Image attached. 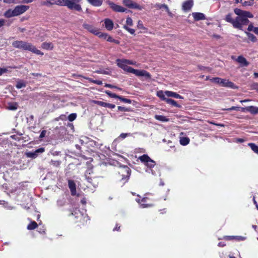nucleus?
<instances>
[{"label": "nucleus", "instance_id": "nucleus-50", "mask_svg": "<svg viewBox=\"0 0 258 258\" xmlns=\"http://www.w3.org/2000/svg\"><path fill=\"white\" fill-rule=\"evenodd\" d=\"M126 23L127 25H129L130 26H133V23L132 19L131 17H127L126 18Z\"/></svg>", "mask_w": 258, "mask_h": 258}, {"label": "nucleus", "instance_id": "nucleus-20", "mask_svg": "<svg viewBox=\"0 0 258 258\" xmlns=\"http://www.w3.org/2000/svg\"><path fill=\"white\" fill-rule=\"evenodd\" d=\"M192 16L196 21L203 20L206 19L205 15L202 13L194 12L192 13Z\"/></svg>", "mask_w": 258, "mask_h": 258}, {"label": "nucleus", "instance_id": "nucleus-62", "mask_svg": "<svg viewBox=\"0 0 258 258\" xmlns=\"http://www.w3.org/2000/svg\"><path fill=\"white\" fill-rule=\"evenodd\" d=\"M226 245V243H225V242H219L218 243V246L219 247H224Z\"/></svg>", "mask_w": 258, "mask_h": 258}, {"label": "nucleus", "instance_id": "nucleus-11", "mask_svg": "<svg viewBox=\"0 0 258 258\" xmlns=\"http://www.w3.org/2000/svg\"><path fill=\"white\" fill-rule=\"evenodd\" d=\"M117 64L118 67L123 69L124 71L129 73L130 71V69H131V67L128 66L126 62V59H117L116 60Z\"/></svg>", "mask_w": 258, "mask_h": 258}, {"label": "nucleus", "instance_id": "nucleus-34", "mask_svg": "<svg viewBox=\"0 0 258 258\" xmlns=\"http://www.w3.org/2000/svg\"><path fill=\"white\" fill-rule=\"evenodd\" d=\"M248 146L255 153L258 154V146L252 143H248Z\"/></svg>", "mask_w": 258, "mask_h": 258}, {"label": "nucleus", "instance_id": "nucleus-51", "mask_svg": "<svg viewBox=\"0 0 258 258\" xmlns=\"http://www.w3.org/2000/svg\"><path fill=\"white\" fill-rule=\"evenodd\" d=\"M141 206L143 208H149L153 206V204H146V203H141Z\"/></svg>", "mask_w": 258, "mask_h": 258}, {"label": "nucleus", "instance_id": "nucleus-19", "mask_svg": "<svg viewBox=\"0 0 258 258\" xmlns=\"http://www.w3.org/2000/svg\"><path fill=\"white\" fill-rule=\"evenodd\" d=\"M104 22L105 28L108 31H111L114 26L113 21L109 18H106L104 19Z\"/></svg>", "mask_w": 258, "mask_h": 258}, {"label": "nucleus", "instance_id": "nucleus-24", "mask_svg": "<svg viewBox=\"0 0 258 258\" xmlns=\"http://www.w3.org/2000/svg\"><path fill=\"white\" fill-rule=\"evenodd\" d=\"M41 48L45 50H52L54 48V45L51 42H44L42 43Z\"/></svg>", "mask_w": 258, "mask_h": 258}, {"label": "nucleus", "instance_id": "nucleus-28", "mask_svg": "<svg viewBox=\"0 0 258 258\" xmlns=\"http://www.w3.org/2000/svg\"><path fill=\"white\" fill-rule=\"evenodd\" d=\"M166 102L167 104H170L172 106H174V107H178V108L181 107V106L179 104H178L176 101H175L174 100L172 99H170V98L167 99Z\"/></svg>", "mask_w": 258, "mask_h": 258}, {"label": "nucleus", "instance_id": "nucleus-21", "mask_svg": "<svg viewBox=\"0 0 258 258\" xmlns=\"http://www.w3.org/2000/svg\"><path fill=\"white\" fill-rule=\"evenodd\" d=\"M94 103L98 105L103 106L104 107L109 108L111 109L114 108L115 107V105L114 104L106 103L101 101H94Z\"/></svg>", "mask_w": 258, "mask_h": 258}, {"label": "nucleus", "instance_id": "nucleus-41", "mask_svg": "<svg viewBox=\"0 0 258 258\" xmlns=\"http://www.w3.org/2000/svg\"><path fill=\"white\" fill-rule=\"evenodd\" d=\"M106 40L108 42H113V43H114L116 44H119V41L118 40H116V39H113L111 36H110V35H109L107 39H106Z\"/></svg>", "mask_w": 258, "mask_h": 258}, {"label": "nucleus", "instance_id": "nucleus-42", "mask_svg": "<svg viewBox=\"0 0 258 258\" xmlns=\"http://www.w3.org/2000/svg\"><path fill=\"white\" fill-rule=\"evenodd\" d=\"M250 89L258 93V83L253 82L250 85Z\"/></svg>", "mask_w": 258, "mask_h": 258}, {"label": "nucleus", "instance_id": "nucleus-38", "mask_svg": "<svg viewBox=\"0 0 258 258\" xmlns=\"http://www.w3.org/2000/svg\"><path fill=\"white\" fill-rule=\"evenodd\" d=\"M105 93L110 97L113 98H117L119 99L120 96L116 95L115 93H111L110 91H105Z\"/></svg>", "mask_w": 258, "mask_h": 258}, {"label": "nucleus", "instance_id": "nucleus-8", "mask_svg": "<svg viewBox=\"0 0 258 258\" xmlns=\"http://www.w3.org/2000/svg\"><path fill=\"white\" fill-rule=\"evenodd\" d=\"M29 6L26 5H19L16 6L14 9L15 16H18L24 13L29 9Z\"/></svg>", "mask_w": 258, "mask_h": 258}, {"label": "nucleus", "instance_id": "nucleus-57", "mask_svg": "<svg viewBox=\"0 0 258 258\" xmlns=\"http://www.w3.org/2000/svg\"><path fill=\"white\" fill-rule=\"evenodd\" d=\"M104 87L109 88H117V86L109 84H105Z\"/></svg>", "mask_w": 258, "mask_h": 258}, {"label": "nucleus", "instance_id": "nucleus-17", "mask_svg": "<svg viewBox=\"0 0 258 258\" xmlns=\"http://www.w3.org/2000/svg\"><path fill=\"white\" fill-rule=\"evenodd\" d=\"M241 111L244 112L245 111H248L252 114H256L258 113V107L254 106H249L245 108L241 107Z\"/></svg>", "mask_w": 258, "mask_h": 258}, {"label": "nucleus", "instance_id": "nucleus-35", "mask_svg": "<svg viewBox=\"0 0 258 258\" xmlns=\"http://www.w3.org/2000/svg\"><path fill=\"white\" fill-rule=\"evenodd\" d=\"M165 93L162 90L159 91L157 92V96L159 97L162 100L166 101V99H167L165 97Z\"/></svg>", "mask_w": 258, "mask_h": 258}, {"label": "nucleus", "instance_id": "nucleus-44", "mask_svg": "<svg viewBox=\"0 0 258 258\" xmlns=\"http://www.w3.org/2000/svg\"><path fill=\"white\" fill-rule=\"evenodd\" d=\"M76 117H77V114L75 113H73L70 114L68 116V119L70 121H73L76 119Z\"/></svg>", "mask_w": 258, "mask_h": 258}, {"label": "nucleus", "instance_id": "nucleus-25", "mask_svg": "<svg viewBox=\"0 0 258 258\" xmlns=\"http://www.w3.org/2000/svg\"><path fill=\"white\" fill-rule=\"evenodd\" d=\"M92 6L96 7H99L103 4V0H87Z\"/></svg>", "mask_w": 258, "mask_h": 258}, {"label": "nucleus", "instance_id": "nucleus-14", "mask_svg": "<svg viewBox=\"0 0 258 258\" xmlns=\"http://www.w3.org/2000/svg\"><path fill=\"white\" fill-rule=\"evenodd\" d=\"M221 86L228 87L231 89H237L238 87L234 83L230 81L229 80L223 79Z\"/></svg>", "mask_w": 258, "mask_h": 258}, {"label": "nucleus", "instance_id": "nucleus-52", "mask_svg": "<svg viewBox=\"0 0 258 258\" xmlns=\"http://www.w3.org/2000/svg\"><path fill=\"white\" fill-rule=\"evenodd\" d=\"M4 2L6 4H17L18 2L16 0H4Z\"/></svg>", "mask_w": 258, "mask_h": 258}, {"label": "nucleus", "instance_id": "nucleus-18", "mask_svg": "<svg viewBox=\"0 0 258 258\" xmlns=\"http://www.w3.org/2000/svg\"><path fill=\"white\" fill-rule=\"evenodd\" d=\"M68 186L70 189L71 195L75 196L76 195V185L75 182L73 180H69Z\"/></svg>", "mask_w": 258, "mask_h": 258}, {"label": "nucleus", "instance_id": "nucleus-48", "mask_svg": "<svg viewBox=\"0 0 258 258\" xmlns=\"http://www.w3.org/2000/svg\"><path fill=\"white\" fill-rule=\"evenodd\" d=\"M17 104L15 103V104H11L9 106H8V108L10 109V110H15L17 109Z\"/></svg>", "mask_w": 258, "mask_h": 258}, {"label": "nucleus", "instance_id": "nucleus-31", "mask_svg": "<svg viewBox=\"0 0 258 258\" xmlns=\"http://www.w3.org/2000/svg\"><path fill=\"white\" fill-rule=\"evenodd\" d=\"M155 118L162 122H167L169 120V119L167 117L162 115H155Z\"/></svg>", "mask_w": 258, "mask_h": 258}, {"label": "nucleus", "instance_id": "nucleus-12", "mask_svg": "<svg viewBox=\"0 0 258 258\" xmlns=\"http://www.w3.org/2000/svg\"><path fill=\"white\" fill-rule=\"evenodd\" d=\"M61 0H45V1L41 2V5L50 7L54 5L61 6Z\"/></svg>", "mask_w": 258, "mask_h": 258}, {"label": "nucleus", "instance_id": "nucleus-30", "mask_svg": "<svg viewBox=\"0 0 258 258\" xmlns=\"http://www.w3.org/2000/svg\"><path fill=\"white\" fill-rule=\"evenodd\" d=\"M37 227V223L35 221H31L27 225V228L28 230H31L36 229Z\"/></svg>", "mask_w": 258, "mask_h": 258}, {"label": "nucleus", "instance_id": "nucleus-36", "mask_svg": "<svg viewBox=\"0 0 258 258\" xmlns=\"http://www.w3.org/2000/svg\"><path fill=\"white\" fill-rule=\"evenodd\" d=\"M223 79L219 77H214L210 79V81L215 84H218L221 86Z\"/></svg>", "mask_w": 258, "mask_h": 258}, {"label": "nucleus", "instance_id": "nucleus-27", "mask_svg": "<svg viewBox=\"0 0 258 258\" xmlns=\"http://www.w3.org/2000/svg\"><path fill=\"white\" fill-rule=\"evenodd\" d=\"M78 77L83 78L86 80H89V82L93 83L97 85H101L102 84V82L100 80H94L92 79L91 78L83 77V76H82L81 75H78Z\"/></svg>", "mask_w": 258, "mask_h": 258}, {"label": "nucleus", "instance_id": "nucleus-15", "mask_svg": "<svg viewBox=\"0 0 258 258\" xmlns=\"http://www.w3.org/2000/svg\"><path fill=\"white\" fill-rule=\"evenodd\" d=\"M194 5L193 0H187L185 1L182 6V10L184 11H188L191 10Z\"/></svg>", "mask_w": 258, "mask_h": 258}, {"label": "nucleus", "instance_id": "nucleus-7", "mask_svg": "<svg viewBox=\"0 0 258 258\" xmlns=\"http://www.w3.org/2000/svg\"><path fill=\"white\" fill-rule=\"evenodd\" d=\"M122 4L126 7L130 9H137L142 10L143 7L136 3L134 2L132 0H123Z\"/></svg>", "mask_w": 258, "mask_h": 258}, {"label": "nucleus", "instance_id": "nucleus-33", "mask_svg": "<svg viewBox=\"0 0 258 258\" xmlns=\"http://www.w3.org/2000/svg\"><path fill=\"white\" fill-rule=\"evenodd\" d=\"M248 38L252 42H255L257 41V38L252 33L248 32H245Z\"/></svg>", "mask_w": 258, "mask_h": 258}, {"label": "nucleus", "instance_id": "nucleus-9", "mask_svg": "<svg viewBox=\"0 0 258 258\" xmlns=\"http://www.w3.org/2000/svg\"><path fill=\"white\" fill-rule=\"evenodd\" d=\"M83 26L84 29L96 36L99 34V29L94 26L93 25L84 23L83 24Z\"/></svg>", "mask_w": 258, "mask_h": 258}, {"label": "nucleus", "instance_id": "nucleus-16", "mask_svg": "<svg viewBox=\"0 0 258 258\" xmlns=\"http://www.w3.org/2000/svg\"><path fill=\"white\" fill-rule=\"evenodd\" d=\"M236 61L240 64L241 67H247L249 64V62L247 61L246 58L242 55L238 56Z\"/></svg>", "mask_w": 258, "mask_h": 258}, {"label": "nucleus", "instance_id": "nucleus-61", "mask_svg": "<svg viewBox=\"0 0 258 258\" xmlns=\"http://www.w3.org/2000/svg\"><path fill=\"white\" fill-rule=\"evenodd\" d=\"M138 27L139 28L142 29L144 28L143 25L141 21H139Z\"/></svg>", "mask_w": 258, "mask_h": 258}, {"label": "nucleus", "instance_id": "nucleus-64", "mask_svg": "<svg viewBox=\"0 0 258 258\" xmlns=\"http://www.w3.org/2000/svg\"><path fill=\"white\" fill-rule=\"evenodd\" d=\"M253 32L256 35H258V27H255Z\"/></svg>", "mask_w": 258, "mask_h": 258}, {"label": "nucleus", "instance_id": "nucleus-40", "mask_svg": "<svg viewBox=\"0 0 258 258\" xmlns=\"http://www.w3.org/2000/svg\"><path fill=\"white\" fill-rule=\"evenodd\" d=\"M26 85L25 82H24L23 81H20L17 83L16 87L17 89H21L22 88L26 87Z\"/></svg>", "mask_w": 258, "mask_h": 258}, {"label": "nucleus", "instance_id": "nucleus-26", "mask_svg": "<svg viewBox=\"0 0 258 258\" xmlns=\"http://www.w3.org/2000/svg\"><path fill=\"white\" fill-rule=\"evenodd\" d=\"M4 16L7 18L16 17L14 10L8 9L4 13Z\"/></svg>", "mask_w": 258, "mask_h": 258}, {"label": "nucleus", "instance_id": "nucleus-6", "mask_svg": "<svg viewBox=\"0 0 258 258\" xmlns=\"http://www.w3.org/2000/svg\"><path fill=\"white\" fill-rule=\"evenodd\" d=\"M130 69L131 70L129 73H133L137 76H144L147 79H151V78L150 74L145 70H136L133 68L132 67L131 68V69Z\"/></svg>", "mask_w": 258, "mask_h": 258}, {"label": "nucleus", "instance_id": "nucleus-45", "mask_svg": "<svg viewBox=\"0 0 258 258\" xmlns=\"http://www.w3.org/2000/svg\"><path fill=\"white\" fill-rule=\"evenodd\" d=\"M123 28L130 32L131 34H134L135 30L134 29L130 28L126 25H124Z\"/></svg>", "mask_w": 258, "mask_h": 258}, {"label": "nucleus", "instance_id": "nucleus-37", "mask_svg": "<svg viewBox=\"0 0 258 258\" xmlns=\"http://www.w3.org/2000/svg\"><path fill=\"white\" fill-rule=\"evenodd\" d=\"M117 109L119 111L123 112H131L133 111V110L130 107H125L120 106H118L117 107Z\"/></svg>", "mask_w": 258, "mask_h": 258}, {"label": "nucleus", "instance_id": "nucleus-63", "mask_svg": "<svg viewBox=\"0 0 258 258\" xmlns=\"http://www.w3.org/2000/svg\"><path fill=\"white\" fill-rule=\"evenodd\" d=\"M148 199V197H144L141 199L142 203H145Z\"/></svg>", "mask_w": 258, "mask_h": 258}, {"label": "nucleus", "instance_id": "nucleus-56", "mask_svg": "<svg viewBox=\"0 0 258 258\" xmlns=\"http://www.w3.org/2000/svg\"><path fill=\"white\" fill-rule=\"evenodd\" d=\"M6 20L4 19L0 18V28L5 26Z\"/></svg>", "mask_w": 258, "mask_h": 258}, {"label": "nucleus", "instance_id": "nucleus-4", "mask_svg": "<svg viewBox=\"0 0 258 258\" xmlns=\"http://www.w3.org/2000/svg\"><path fill=\"white\" fill-rule=\"evenodd\" d=\"M131 173V169L126 165L120 166L117 170L118 178L123 182L128 181Z\"/></svg>", "mask_w": 258, "mask_h": 258}, {"label": "nucleus", "instance_id": "nucleus-29", "mask_svg": "<svg viewBox=\"0 0 258 258\" xmlns=\"http://www.w3.org/2000/svg\"><path fill=\"white\" fill-rule=\"evenodd\" d=\"M239 2L243 6H251L254 4V0H240Z\"/></svg>", "mask_w": 258, "mask_h": 258}, {"label": "nucleus", "instance_id": "nucleus-23", "mask_svg": "<svg viewBox=\"0 0 258 258\" xmlns=\"http://www.w3.org/2000/svg\"><path fill=\"white\" fill-rule=\"evenodd\" d=\"M223 239L230 241V240H243L244 239V238L242 236H224L223 237Z\"/></svg>", "mask_w": 258, "mask_h": 258}, {"label": "nucleus", "instance_id": "nucleus-59", "mask_svg": "<svg viewBox=\"0 0 258 258\" xmlns=\"http://www.w3.org/2000/svg\"><path fill=\"white\" fill-rule=\"evenodd\" d=\"M120 226L119 225V224H116L115 227L113 228V230L114 231H119L120 230Z\"/></svg>", "mask_w": 258, "mask_h": 258}, {"label": "nucleus", "instance_id": "nucleus-2", "mask_svg": "<svg viewBox=\"0 0 258 258\" xmlns=\"http://www.w3.org/2000/svg\"><path fill=\"white\" fill-rule=\"evenodd\" d=\"M12 46L16 48L31 51L37 55H43L44 54L43 52L40 50L37 49L32 44L26 41L22 40L14 41L12 43Z\"/></svg>", "mask_w": 258, "mask_h": 258}, {"label": "nucleus", "instance_id": "nucleus-60", "mask_svg": "<svg viewBox=\"0 0 258 258\" xmlns=\"http://www.w3.org/2000/svg\"><path fill=\"white\" fill-rule=\"evenodd\" d=\"M127 136H128V134H126V133H121V134L120 135L119 137L121 138L122 139H124V138H125Z\"/></svg>", "mask_w": 258, "mask_h": 258}, {"label": "nucleus", "instance_id": "nucleus-5", "mask_svg": "<svg viewBox=\"0 0 258 258\" xmlns=\"http://www.w3.org/2000/svg\"><path fill=\"white\" fill-rule=\"evenodd\" d=\"M139 159L150 168L154 167L155 165V162L152 160L147 154H144L140 156Z\"/></svg>", "mask_w": 258, "mask_h": 258}, {"label": "nucleus", "instance_id": "nucleus-13", "mask_svg": "<svg viewBox=\"0 0 258 258\" xmlns=\"http://www.w3.org/2000/svg\"><path fill=\"white\" fill-rule=\"evenodd\" d=\"M45 151V148H40L34 152H30L26 153V156L28 158H35L38 156V153H43Z\"/></svg>", "mask_w": 258, "mask_h": 258}, {"label": "nucleus", "instance_id": "nucleus-10", "mask_svg": "<svg viewBox=\"0 0 258 258\" xmlns=\"http://www.w3.org/2000/svg\"><path fill=\"white\" fill-rule=\"evenodd\" d=\"M108 5L111 8V9L116 12H125L126 11V9L120 6L117 5L114 3L108 1L107 2Z\"/></svg>", "mask_w": 258, "mask_h": 258}, {"label": "nucleus", "instance_id": "nucleus-58", "mask_svg": "<svg viewBox=\"0 0 258 258\" xmlns=\"http://www.w3.org/2000/svg\"><path fill=\"white\" fill-rule=\"evenodd\" d=\"M12 22H13L12 20H6V22L5 25L7 26V27H9L11 26Z\"/></svg>", "mask_w": 258, "mask_h": 258}, {"label": "nucleus", "instance_id": "nucleus-1", "mask_svg": "<svg viewBox=\"0 0 258 258\" xmlns=\"http://www.w3.org/2000/svg\"><path fill=\"white\" fill-rule=\"evenodd\" d=\"M234 13L238 16L233 19L231 13L228 14L225 18L226 22L232 24L234 28L242 30L243 26L248 25L249 21L248 18L253 17V15L249 12L243 11L238 8H235L234 10Z\"/></svg>", "mask_w": 258, "mask_h": 258}, {"label": "nucleus", "instance_id": "nucleus-53", "mask_svg": "<svg viewBox=\"0 0 258 258\" xmlns=\"http://www.w3.org/2000/svg\"><path fill=\"white\" fill-rule=\"evenodd\" d=\"M8 71L7 68H0V76L2 75L3 74L7 73Z\"/></svg>", "mask_w": 258, "mask_h": 258}, {"label": "nucleus", "instance_id": "nucleus-54", "mask_svg": "<svg viewBox=\"0 0 258 258\" xmlns=\"http://www.w3.org/2000/svg\"><path fill=\"white\" fill-rule=\"evenodd\" d=\"M255 27H253V24L251 23L250 24L248 25L247 30L248 31H253V29Z\"/></svg>", "mask_w": 258, "mask_h": 258}, {"label": "nucleus", "instance_id": "nucleus-49", "mask_svg": "<svg viewBox=\"0 0 258 258\" xmlns=\"http://www.w3.org/2000/svg\"><path fill=\"white\" fill-rule=\"evenodd\" d=\"M109 36L107 33H101L99 31V34L97 35V36H98L99 38H103L104 39H106L107 37Z\"/></svg>", "mask_w": 258, "mask_h": 258}, {"label": "nucleus", "instance_id": "nucleus-46", "mask_svg": "<svg viewBox=\"0 0 258 258\" xmlns=\"http://www.w3.org/2000/svg\"><path fill=\"white\" fill-rule=\"evenodd\" d=\"M51 162L52 165L55 167L59 166V165L61 163V161H58V160H51Z\"/></svg>", "mask_w": 258, "mask_h": 258}, {"label": "nucleus", "instance_id": "nucleus-39", "mask_svg": "<svg viewBox=\"0 0 258 258\" xmlns=\"http://www.w3.org/2000/svg\"><path fill=\"white\" fill-rule=\"evenodd\" d=\"M156 7L159 9H164L167 12L169 11L168 6L165 4H156Z\"/></svg>", "mask_w": 258, "mask_h": 258}, {"label": "nucleus", "instance_id": "nucleus-47", "mask_svg": "<svg viewBox=\"0 0 258 258\" xmlns=\"http://www.w3.org/2000/svg\"><path fill=\"white\" fill-rule=\"evenodd\" d=\"M241 108L239 107H237V106H232L230 108H227V109H224L223 110H228V111H230V110H237V111H238V110H240V109H241Z\"/></svg>", "mask_w": 258, "mask_h": 258}, {"label": "nucleus", "instance_id": "nucleus-3", "mask_svg": "<svg viewBox=\"0 0 258 258\" xmlns=\"http://www.w3.org/2000/svg\"><path fill=\"white\" fill-rule=\"evenodd\" d=\"M61 6L67 7L70 10L79 13L83 12L80 4L82 0H61Z\"/></svg>", "mask_w": 258, "mask_h": 258}, {"label": "nucleus", "instance_id": "nucleus-55", "mask_svg": "<svg viewBox=\"0 0 258 258\" xmlns=\"http://www.w3.org/2000/svg\"><path fill=\"white\" fill-rule=\"evenodd\" d=\"M46 134V131L43 130L40 133V135L39 136V138L41 139L43 138H44Z\"/></svg>", "mask_w": 258, "mask_h": 258}, {"label": "nucleus", "instance_id": "nucleus-43", "mask_svg": "<svg viewBox=\"0 0 258 258\" xmlns=\"http://www.w3.org/2000/svg\"><path fill=\"white\" fill-rule=\"evenodd\" d=\"M119 100H120L121 101H122L124 103H129V104H131L132 102V100H131L130 99L124 98L121 96H120Z\"/></svg>", "mask_w": 258, "mask_h": 258}, {"label": "nucleus", "instance_id": "nucleus-22", "mask_svg": "<svg viewBox=\"0 0 258 258\" xmlns=\"http://www.w3.org/2000/svg\"><path fill=\"white\" fill-rule=\"evenodd\" d=\"M165 94L168 96V97H172L175 98H178V99H183V97L180 95L179 94L176 93V92H174L170 91H166L165 92Z\"/></svg>", "mask_w": 258, "mask_h": 258}, {"label": "nucleus", "instance_id": "nucleus-32", "mask_svg": "<svg viewBox=\"0 0 258 258\" xmlns=\"http://www.w3.org/2000/svg\"><path fill=\"white\" fill-rule=\"evenodd\" d=\"M190 140L188 137H181L180 139V144L183 146H186L189 144Z\"/></svg>", "mask_w": 258, "mask_h": 258}]
</instances>
